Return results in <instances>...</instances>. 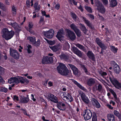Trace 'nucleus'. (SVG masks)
<instances>
[{
	"label": "nucleus",
	"instance_id": "nucleus-32",
	"mask_svg": "<svg viewBox=\"0 0 121 121\" xmlns=\"http://www.w3.org/2000/svg\"><path fill=\"white\" fill-rule=\"evenodd\" d=\"M110 49L111 51L114 53H116L118 49L117 48L113 46H110Z\"/></svg>",
	"mask_w": 121,
	"mask_h": 121
},
{
	"label": "nucleus",
	"instance_id": "nucleus-42",
	"mask_svg": "<svg viewBox=\"0 0 121 121\" xmlns=\"http://www.w3.org/2000/svg\"><path fill=\"white\" fill-rule=\"evenodd\" d=\"M75 45L77 47H78L80 49L83 50H84V47L82 45L79 44H76Z\"/></svg>",
	"mask_w": 121,
	"mask_h": 121
},
{
	"label": "nucleus",
	"instance_id": "nucleus-57",
	"mask_svg": "<svg viewBox=\"0 0 121 121\" xmlns=\"http://www.w3.org/2000/svg\"><path fill=\"white\" fill-rule=\"evenodd\" d=\"M36 45L37 46H39L40 44V40L38 39L36 42H35Z\"/></svg>",
	"mask_w": 121,
	"mask_h": 121
},
{
	"label": "nucleus",
	"instance_id": "nucleus-44",
	"mask_svg": "<svg viewBox=\"0 0 121 121\" xmlns=\"http://www.w3.org/2000/svg\"><path fill=\"white\" fill-rule=\"evenodd\" d=\"M85 9L88 12L90 13H92V10L91 8L90 7H89L87 6H85Z\"/></svg>",
	"mask_w": 121,
	"mask_h": 121
},
{
	"label": "nucleus",
	"instance_id": "nucleus-45",
	"mask_svg": "<svg viewBox=\"0 0 121 121\" xmlns=\"http://www.w3.org/2000/svg\"><path fill=\"white\" fill-rule=\"evenodd\" d=\"M8 91V89L5 88L0 87V91H2L6 92Z\"/></svg>",
	"mask_w": 121,
	"mask_h": 121
},
{
	"label": "nucleus",
	"instance_id": "nucleus-54",
	"mask_svg": "<svg viewBox=\"0 0 121 121\" xmlns=\"http://www.w3.org/2000/svg\"><path fill=\"white\" fill-rule=\"evenodd\" d=\"M40 8V5H39L37 6L35 8V10L36 12H38L39 11Z\"/></svg>",
	"mask_w": 121,
	"mask_h": 121
},
{
	"label": "nucleus",
	"instance_id": "nucleus-26",
	"mask_svg": "<svg viewBox=\"0 0 121 121\" xmlns=\"http://www.w3.org/2000/svg\"><path fill=\"white\" fill-rule=\"evenodd\" d=\"M27 39L31 43L33 44L35 43L36 42V39L35 37H32L29 36L27 37Z\"/></svg>",
	"mask_w": 121,
	"mask_h": 121
},
{
	"label": "nucleus",
	"instance_id": "nucleus-63",
	"mask_svg": "<svg viewBox=\"0 0 121 121\" xmlns=\"http://www.w3.org/2000/svg\"><path fill=\"white\" fill-rule=\"evenodd\" d=\"M26 4L27 6L29 7L30 6V1L29 0H27L26 1Z\"/></svg>",
	"mask_w": 121,
	"mask_h": 121
},
{
	"label": "nucleus",
	"instance_id": "nucleus-31",
	"mask_svg": "<svg viewBox=\"0 0 121 121\" xmlns=\"http://www.w3.org/2000/svg\"><path fill=\"white\" fill-rule=\"evenodd\" d=\"M82 18L84 20L85 23L89 27H91V24L89 22L86 18L84 17H82Z\"/></svg>",
	"mask_w": 121,
	"mask_h": 121
},
{
	"label": "nucleus",
	"instance_id": "nucleus-48",
	"mask_svg": "<svg viewBox=\"0 0 121 121\" xmlns=\"http://www.w3.org/2000/svg\"><path fill=\"white\" fill-rule=\"evenodd\" d=\"M75 54L80 57H81L82 56V54L81 51L79 50L77 51V52L75 53Z\"/></svg>",
	"mask_w": 121,
	"mask_h": 121
},
{
	"label": "nucleus",
	"instance_id": "nucleus-37",
	"mask_svg": "<svg viewBox=\"0 0 121 121\" xmlns=\"http://www.w3.org/2000/svg\"><path fill=\"white\" fill-rule=\"evenodd\" d=\"M16 8L14 6H13L12 8V12L13 15H15L16 14Z\"/></svg>",
	"mask_w": 121,
	"mask_h": 121
},
{
	"label": "nucleus",
	"instance_id": "nucleus-30",
	"mask_svg": "<svg viewBox=\"0 0 121 121\" xmlns=\"http://www.w3.org/2000/svg\"><path fill=\"white\" fill-rule=\"evenodd\" d=\"M49 47L52 50L55 52L58 50L60 48L58 46H49Z\"/></svg>",
	"mask_w": 121,
	"mask_h": 121
},
{
	"label": "nucleus",
	"instance_id": "nucleus-25",
	"mask_svg": "<svg viewBox=\"0 0 121 121\" xmlns=\"http://www.w3.org/2000/svg\"><path fill=\"white\" fill-rule=\"evenodd\" d=\"M31 48L32 46L31 45L28 44H27L26 46L24 48L25 49L27 50L28 52L29 53L31 52Z\"/></svg>",
	"mask_w": 121,
	"mask_h": 121
},
{
	"label": "nucleus",
	"instance_id": "nucleus-10",
	"mask_svg": "<svg viewBox=\"0 0 121 121\" xmlns=\"http://www.w3.org/2000/svg\"><path fill=\"white\" fill-rule=\"evenodd\" d=\"M10 54L11 56L16 59H18L19 57V54L16 50L10 48Z\"/></svg>",
	"mask_w": 121,
	"mask_h": 121
},
{
	"label": "nucleus",
	"instance_id": "nucleus-38",
	"mask_svg": "<svg viewBox=\"0 0 121 121\" xmlns=\"http://www.w3.org/2000/svg\"><path fill=\"white\" fill-rule=\"evenodd\" d=\"M82 69L84 70V71L88 75H90V73L88 71L87 69H86V68L84 65H82Z\"/></svg>",
	"mask_w": 121,
	"mask_h": 121
},
{
	"label": "nucleus",
	"instance_id": "nucleus-27",
	"mask_svg": "<svg viewBox=\"0 0 121 121\" xmlns=\"http://www.w3.org/2000/svg\"><path fill=\"white\" fill-rule=\"evenodd\" d=\"M108 121H114L115 120L114 116L112 114H109L108 115Z\"/></svg>",
	"mask_w": 121,
	"mask_h": 121
},
{
	"label": "nucleus",
	"instance_id": "nucleus-20",
	"mask_svg": "<svg viewBox=\"0 0 121 121\" xmlns=\"http://www.w3.org/2000/svg\"><path fill=\"white\" fill-rule=\"evenodd\" d=\"M96 42L97 44L102 49H105L106 48L104 46V44L102 43V41L99 38H96Z\"/></svg>",
	"mask_w": 121,
	"mask_h": 121
},
{
	"label": "nucleus",
	"instance_id": "nucleus-5",
	"mask_svg": "<svg viewBox=\"0 0 121 121\" xmlns=\"http://www.w3.org/2000/svg\"><path fill=\"white\" fill-rule=\"evenodd\" d=\"M62 97L64 100L70 102L73 101V98L70 94L67 92H64L63 93Z\"/></svg>",
	"mask_w": 121,
	"mask_h": 121
},
{
	"label": "nucleus",
	"instance_id": "nucleus-1",
	"mask_svg": "<svg viewBox=\"0 0 121 121\" xmlns=\"http://www.w3.org/2000/svg\"><path fill=\"white\" fill-rule=\"evenodd\" d=\"M57 69L58 73L61 75H67L68 77H69L72 76L71 71L68 70L63 64L60 63Z\"/></svg>",
	"mask_w": 121,
	"mask_h": 121
},
{
	"label": "nucleus",
	"instance_id": "nucleus-43",
	"mask_svg": "<svg viewBox=\"0 0 121 121\" xmlns=\"http://www.w3.org/2000/svg\"><path fill=\"white\" fill-rule=\"evenodd\" d=\"M33 23L32 22H30L29 24V28H28L27 27H25V28L26 29H32L33 28Z\"/></svg>",
	"mask_w": 121,
	"mask_h": 121
},
{
	"label": "nucleus",
	"instance_id": "nucleus-62",
	"mask_svg": "<svg viewBox=\"0 0 121 121\" xmlns=\"http://www.w3.org/2000/svg\"><path fill=\"white\" fill-rule=\"evenodd\" d=\"M114 97L115 98V100L118 103L119 102L120 100L119 99L117 98L116 95V96H114Z\"/></svg>",
	"mask_w": 121,
	"mask_h": 121
},
{
	"label": "nucleus",
	"instance_id": "nucleus-39",
	"mask_svg": "<svg viewBox=\"0 0 121 121\" xmlns=\"http://www.w3.org/2000/svg\"><path fill=\"white\" fill-rule=\"evenodd\" d=\"M41 13L43 16H44L46 17H50L49 14H46V12L45 11L41 10Z\"/></svg>",
	"mask_w": 121,
	"mask_h": 121
},
{
	"label": "nucleus",
	"instance_id": "nucleus-60",
	"mask_svg": "<svg viewBox=\"0 0 121 121\" xmlns=\"http://www.w3.org/2000/svg\"><path fill=\"white\" fill-rule=\"evenodd\" d=\"M27 30L31 34L34 35V33L33 30L32 29H27Z\"/></svg>",
	"mask_w": 121,
	"mask_h": 121
},
{
	"label": "nucleus",
	"instance_id": "nucleus-53",
	"mask_svg": "<svg viewBox=\"0 0 121 121\" xmlns=\"http://www.w3.org/2000/svg\"><path fill=\"white\" fill-rule=\"evenodd\" d=\"M60 7V4L59 3H57L55 6V8L57 10H58Z\"/></svg>",
	"mask_w": 121,
	"mask_h": 121
},
{
	"label": "nucleus",
	"instance_id": "nucleus-28",
	"mask_svg": "<svg viewBox=\"0 0 121 121\" xmlns=\"http://www.w3.org/2000/svg\"><path fill=\"white\" fill-rule=\"evenodd\" d=\"M95 82V80L92 78L89 79L87 81V84L89 86H91Z\"/></svg>",
	"mask_w": 121,
	"mask_h": 121
},
{
	"label": "nucleus",
	"instance_id": "nucleus-8",
	"mask_svg": "<svg viewBox=\"0 0 121 121\" xmlns=\"http://www.w3.org/2000/svg\"><path fill=\"white\" fill-rule=\"evenodd\" d=\"M109 79L111 82L115 87L118 89L121 88V84L117 80L113 78H112L111 77H110Z\"/></svg>",
	"mask_w": 121,
	"mask_h": 121
},
{
	"label": "nucleus",
	"instance_id": "nucleus-46",
	"mask_svg": "<svg viewBox=\"0 0 121 121\" xmlns=\"http://www.w3.org/2000/svg\"><path fill=\"white\" fill-rule=\"evenodd\" d=\"M0 7L3 11H6V9L4 8V5L2 3H0Z\"/></svg>",
	"mask_w": 121,
	"mask_h": 121
},
{
	"label": "nucleus",
	"instance_id": "nucleus-6",
	"mask_svg": "<svg viewBox=\"0 0 121 121\" xmlns=\"http://www.w3.org/2000/svg\"><path fill=\"white\" fill-rule=\"evenodd\" d=\"M54 33V30L52 29H50L48 31L43 32L44 35L49 39L53 37Z\"/></svg>",
	"mask_w": 121,
	"mask_h": 121
},
{
	"label": "nucleus",
	"instance_id": "nucleus-13",
	"mask_svg": "<svg viewBox=\"0 0 121 121\" xmlns=\"http://www.w3.org/2000/svg\"><path fill=\"white\" fill-rule=\"evenodd\" d=\"M64 33V32L63 30L62 29H61L59 30L56 36L58 39L61 42H62V41H64L63 35Z\"/></svg>",
	"mask_w": 121,
	"mask_h": 121
},
{
	"label": "nucleus",
	"instance_id": "nucleus-22",
	"mask_svg": "<svg viewBox=\"0 0 121 121\" xmlns=\"http://www.w3.org/2000/svg\"><path fill=\"white\" fill-rule=\"evenodd\" d=\"M72 81L80 89L85 91H87V90L84 87L82 86L80 84L78 83L77 81L73 79L72 80Z\"/></svg>",
	"mask_w": 121,
	"mask_h": 121
},
{
	"label": "nucleus",
	"instance_id": "nucleus-23",
	"mask_svg": "<svg viewBox=\"0 0 121 121\" xmlns=\"http://www.w3.org/2000/svg\"><path fill=\"white\" fill-rule=\"evenodd\" d=\"M87 56L89 57L93 60H95V57L93 53L91 51H88L87 53Z\"/></svg>",
	"mask_w": 121,
	"mask_h": 121
},
{
	"label": "nucleus",
	"instance_id": "nucleus-16",
	"mask_svg": "<svg viewBox=\"0 0 121 121\" xmlns=\"http://www.w3.org/2000/svg\"><path fill=\"white\" fill-rule=\"evenodd\" d=\"M57 103V107L60 110H64L66 109V106L63 102H58Z\"/></svg>",
	"mask_w": 121,
	"mask_h": 121
},
{
	"label": "nucleus",
	"instance_id": "nucleus-33",
	"mask_svg": "<svg viewBox=\"0 0 121 121\" xmlns=\"http://www.w3.org/2000/svg\"><path fill=\"white\" fill-rule=\"evenodd\" d=\"M113 112L114 114L118 117L119 118L121 119V116L119 112L116 110H115Z\"/></svg>",
	"mask_w": 121,
	"mask_h": 121
},
{
	"label": "nucleus",
	"instance_id": "nucleus-29",
	"mask_svg": "<svg viewBox=\"0 0 121 121\" xmlns=\"http://www.w3.org/2000/svg\"><path fill=\"white\" fill-rule=\"evenodd\" d=\"M79 25L81 26V30L85 34H86V32L87 30L83 24L81 23H80Z\"/></svg>",
	"mask_w": 121,
	"mask_h": 121
},
{
	"label": "nucleus",
	"instance_id": "nucleus-2",
	"mask_svg": "<svg viewBox=\"0 0 121 121\" xmlns=\"http://www.w3.org/2000/svg\"><path fill=\"white\" fill-rule=\"evenodd\" d=\"M2 36L6 40L10 39L14 35L13 31H9L7 29L4 28L2 30Z\"/></svg>",
	"mask_w": 121,
	"mask_h": 121
},
{
	"label": "nucleus",
	"instance_id": "nucleus-14",
	"mask_svg": "<svg viewBox=\"0 0 121 121\" xmlns=\"http://www.w3.org/2000/svg\"><path fill=\"white\" fill-rule=\"evenodd\" d=\"M79 94L83 102L86 104H88L90 101L88 98L85 95V94L82 92L79 93Z\"/></svg>",
	"mask_w": 121,
	"mask_h": 121
},
{
	"label": "nucleus",
	"instance_id": "nucleus-41",
	"mask_svg": "<svg viewBox=\"0 0 121 121\" xmlns=\"http://www.w3.org/2000/svg\"><path fill=\"white\" fill-rule=\"evenodd\" d=\"M92 121H97V119L96 115L95 112H93V114Z\"/></svg>",
	"mask_w": 121,
	"mask_h": 121
},
{
	"label": "nucleus",
	"instance_id": "nucleus-47",
	"mask_svg": "<svg viewBox=\"0 0 121 121\" xmlns=\"http://www.w3.org/2000/svg\"><path fill=\"white\" fill-rule=\"evenodd\" d=\"M71 50L75 54L78 50L77 48L75 47H73L71 49Z\"/></svg>",
	"mask_w": 121,
	"mask_h": 121
},
{
	"label": "nucleus",
	"instance_id": "nucleus-34",
	"mask_svg": "<svg viewBox=\"0 0 121 121\" xmlns=\"http://www.w3.org/2000/svg\"><path fill=\"white\" fill-rule=\"evenodd\" d=\"M48 56L44 57L42 60V62L43 64H47L48 63Z\"/></svg>",
	"mask_w": 121,
	"mask_h": 121
},
{
	"label": "nucleus",
	"instance_id": "nucleus-4",
	"mask_svg": "<svg viewBox=\"0 0 121 121\" xmlns=\"http://www.w3.org/2000/svg\"><path fill=\"white\" fill-rule=\"evenodd\" d=\"M65 30L67 33L66 35L67 37L72 40L75 39L76 36L73 32L68 29H66Z\"/></svg>",
	"mask_w": 121,
	"mask_h": 121
},
{
	"label": "nucleus",
	"instance_id": "nucleus-61",
	"mask_svg": "<svg viewBox=\"0 0 121 121\" xmlns=\"http://www.w3.org/2000/svg\"><path fill=\"white\" fill-rule=\"evenodd\" d=\"M44 22V18L43 17H41L40 18V20L39 21L40 23H43V24Z\"/></svg>",
	"mask_w": 121,
	"mask_h": 121
},
{
	"label": "nucleus",
	"instance_id": "nucleus-40",
	"mask_svg": "<svg viewBox=\"0 0 121 121\" xmlns=\"http://www.w3.org/2000/svg\"><path fill=\"white\" fill-rule=\"evenodd\" d=\"M8 24L11 25L12 26H13L14 28H16L18 26L17 24L15 22H14L13 23L12 22L8 23Z\"/></svg>",
	"mask_w": 121,
	"mask_h": 121
},
{
	"label": "nucleus",
	"instance_id": "nucleus-49",
	"mask_svg": "<svg viewBox=\"0 0 121 121\" xmlns=\"http://www.w3.org/2000/svg\"><path fill=\"white\" fill-rule=\"evenodd\" d=\"M71 13V17L75 20H76L77 18V16L76 14L73 13Z\"/></svg>",
	"mask_w": 121,
	"mask_h": 121
},
{
	"label": "nucleus",
	"instance_id": "nucleus-58",
	"mask_svg": "<svg viewBox=\"0 0 121 121\" xmlns=\"http://www.w3.org/2000/svg\"><path fill=\"white\" fill-rule=\"evenodd\" d=\"M110 91L113 95L114 97V96H116V93L112 90L111 89H110Z\"/></svg>",
	"mask_w": 121,
	"mask_h": 121
},
{
	"label": "nucleus",
	"instance_id": "nucleus-17",
	"mask_svg": "<svg viewBox=\"0 0 121 121\" xmlns=\"http://www.w3.org/2000/svg\"><path fill=\"white\" fill-rule=\"evenodd\" d=\"M91 101L92 103L93 106L97 108H100V105L96 99L94 98H92Z\"/></svg>",
	"mask_w": 121,
	"mask_h": 121
},
{
	"label": "nucleus",
	"instance_id": "nucleus-64",
	"mask_svg": "<svg viewBox=\"0 0 121 121\" xmlns=\"http://www.w3.org/2000/svg\"><path fill=\"white\" fill-rule=\"evenodd\" d=\"M48 86L51 87L53 85V83L51 81H49L48 83Z\"/></svg>",
	"mask_w": 121,
	"mask_h": 121
},
{
	"label": "nucleus",
	"instance_id": "nucleus-11",
	"mask_svg": "<svg viewBox=\"0 0 121 121\" xmlns=\"http://www.w3.org/2000/svg\"><path fill=\"white\" fill-rule=\"evenodd\" d=\"M92 116V113L90 110H87L85 111L83 116L84 119L86 120H87L90 119Z\"/></svg>",
	"mask_w": 121,
	"mask_h": 121
},
{
	"label": "nucleus",
	"instance_id": "nucleus-12",
	"mask_svg": "<svg viewBox=\"0 0 121 121\" xmlns=\"http://www.w3.org/2000/svg\"><path fill=\"white\" fill-rule=\"evenodd\" d=\"M70 27L75 32L78 36L80 37L81 36L80 31L77 28V27L74 24H71Z\"/></svg>",
	"mask_w": 121,
	"mask_h": 121
},
{
	"label": "nucleus",
	"instance_id": "nucleus-50",
	"mask_svg": "<svg viewBox=\"0 0 121 121\" xmlns=\"http://www.w3.org/2000/svg\"><path fill=\"white\" fill-rule=\"evenodd\" d=\"M98 90L99 91H101L102 90H104L102 89V85L100 84H99L98 86Z\"/></svg>",
	"mask_w": 121,
	"mask_h": 121
},
{
	"label": "nucleus",
	"instance_id": "nucleus-3",
	"mask_svg": "<svg viewBox=\"0 0 121 121\" xmlns=\"http://www.w3.org/2000/svg\"><path fill=\"white\" fill-rule=\"evenodd\" d=\"M95 4L97 6V9L101 13L104 14L105 12V9L103 5L98 0L95 1Z\"/></svg>",
	"mask_w": 121,
	"mask_h": 121
},
{
	"label": "nucleus",
	"instance_id": "nucleus-52",
	"mask_svg": "<svg viewBox=\"0 0 121 121\" xmlns=\"http://www.w3.org/2000/svg\"><path fill=\"white\" fill-rule=\"evenodd\" d=\"M103 2L104 4L105 5H107L108 4V0H101Z\"/></svg>",
	"mask_w": 121,
	"mask_h": 121
},
{
	"label": "nucleus",
	"instance_id": "nucleus-9",
	"mask_svg": "<svg viewBox=\"0 0 121 121\" xmlns=\"http://www.w3.org/2000/svg\"><path fill=\"white\" fill-rule=\"evenodd\" d=\"M45 96L47 98L55 103H56L58 102L56 96L49 92H47Z\"/></svg>",
	"mask_w": 121,
	"mask_h": 121
},
{
	"label": "nucleus",
	"instance_id": "nucleus-24",
	"mask_svg": "<svg viewBox=\"0 0 121 121\" xmlns=\"http://www.w3.org/2000/svg\"><path fill=\"white\" fill-rule=\"evenodd\" d=\"M29 100V98L22 97L20 98V101L21 103H27Z\"/></svg>",
	"mask_w": 121,
	"mask_h": 121
},
{
	"label": "nucleus",
	"instance_id": "nucleus-7",
	"mask_svg": "<svg viewBox=\"0 0 121 121\" xmlns=\"http://www.w3.org/2000/svg\"><path fill=\"white\" fill-rule=\"evenodd\" d=\"M111 66H113L114 70L117 74H118L120 71V68L119 66L114 61H111L110 62Z\"/></svg>",
	"mask_w": 121,
	"mask_h": 121
},
{
	"label": "nucleus",
	"instance_id": "nucleus-51",
	"mask_svg": "<svg viewBox=\"0 0 121 121\" xmlns=\"http://www.w3.org/2000/svg\"><path fill=\"white\" fill-rule=\"evenodd\" d=\"M13 100L15 101H18L19 100V98L17 95H14L13 96Z\"/></svg>",
	"mask_w": 121,
	"mask_h": 121
},
{
	"label": "nucleus",
	"instance_id": "nucleus-56",
	"mask_svg": "<svg viewBox=\"0 0 121 121\" xmlns=\"http://www.w3.org/2000/svg\"><path fill=\"white\" fill-rule=\"evenodd\" d=\"M48 62H52L53 61V60L52 57H49L48 56Z\"/></svg>",
	"mask_w": 121,
	"mask_h": 121
},
{
	"label": "nucleus",
	"instance_id": "nucleus-21",
	"mask_svg": "<svg viewBox=\"0 0 121 121\" xmlns=\"http://www.w3.org/2000/svg\"><path fill=\"white\" fill-rule=\"evenodd\" d=\"M18 78L20 82L21 83H25L26 84H27L29 82V80L26 78H24L21 76H19Z\"/></svg>",
	"mask_w": 121,
	"mask_h": 121
},
{
	"label": "nucleus",
	"instance_id": "nucleus-35",
	"mask_svg": "<svg viewBox=\"0 0 121 121\" xmlns=\"http://www.w3.org/2000/svg\"><path fill=\"white\" fill-rule=\"evenodd\" d=\"M111 6L112 7H114L117 5V3L116 0H111L110 3Z\"/></svg>",
	"mask_w": 121,
	"mask_h": 121
},
{
	"label": "nucleus",
	"instance_id": "nucleus-59",
	"mask_svg": "<svg viewBox=\"0 0 121 121\" xmlns=\"http://www.w3.org/2000/svg\"><path fill=\"white\" fill-rule=\"evenodd\" d=\"M31 99L34 102H35L36 101V99L34 98V95L33 94L31 95Z\"/></svg>",
	"mask_w": 121,
	"mask_h": 121
},
{
	"label": "nucleus",
	"instance_id": "nucleus-18",
	"mask_svg": "<svg viewBox=\"0 0 121 121\" xmlns=\"http://www.w3.org/2000/svg\"><path fill=\"white\" fill-rule=\"evenodd\" d=\"M69 65L72 70L74 74L76 75L79 73V71L75 66L70 64H69Z\"/></svg>",
	"mask_w": 121,
	"mask_h": 121
},
{
	"label": "nucleus",
	"instance_id": "nucleus-36",
	"mask_svg": "<svg viewBox=\"0 0 121 121\" xmlns=\"http://www.w3.org/2000/svg\"><path fill=\"white\" fill-rule=\"evenodd\" d=\"M44 39L46 41L47 43L50 45H52L55 44V42L54 40L51 41L48 40L45 38H44Z\"/></svg>",
	"mask_w": 121,
	"mask_h": 121
},
{
	"label": "nucleus",
	"instance_id": "nucleus-15",
	"mask_svg": "<svg viewBox=\"0 0 121 121\" xmlns=\"http://www.w3.org/2000/svg\"><path fill=\"white\" fill-rule=\"evenodd\" d=\"M19 76L16 77H13L11 78L8 80V82L10 84L13 83L14 84H17L20 82L18 78Z\"/></svg>",
	"mask_w": 121,
	"mask_h": 121
},
{
	"label": "nucleus",
	"instance_id": "nucleus-19",
	"mask_svg": "<svg viewBox=\"0 0 121 121\" xmlns=\"http://www.w3.org/2000/svg\"><path fill=\"white\" fill-rule=\"evenodd\" d=\"M96 42L97 44L102 49H105L106 48L104 46V44L102 43V41L99 38H96Z\"/></svg>",
	"mask_w": 121,
	"mask_h": 121
},
{
	"label": "nucleus",
	"instance_id": "nucleus-55",
	"mask_svg": "<svg viewBox=\"0 0 121 121\" xmlns=\"http://www.w3.org/2000/svg\"><path fill=\"white\" fill-rule=\"evenodd\" d=\"M4 68L0 66V74H2L4 73Z\"/></svg>",
	"mask_w": 121,
	"mask_h": 121
}]
</instances>
